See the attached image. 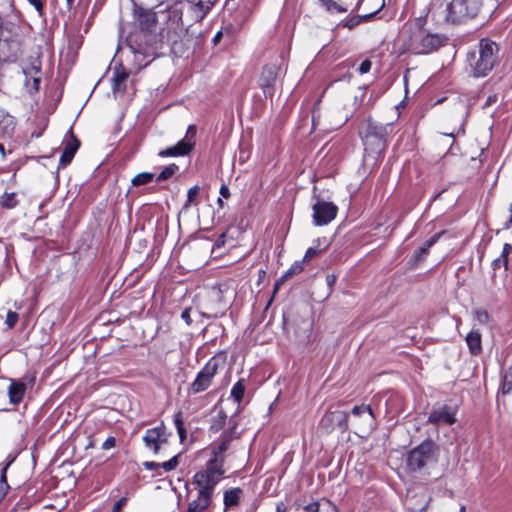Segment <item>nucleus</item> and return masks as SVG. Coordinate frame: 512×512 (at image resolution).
<instances>
[{"label": "nucleus", "mask_w": 512, "mask_h": 512, "mask_svg": "<svg viewBox=\"0 0 512 512\" xmlns=\"http://www.w3.org/2000/svg\"><path fill=\"white\" fill-rule=\"evenodd\" d=\"M179 457L180 454L173 456L169 461H165L163 463H157L153 461H146L143 463V466L146 470H158L162 468L165 472L173 471L179 465Z\"/></svg>", "instance_id": "23"}, {"label": "nucleus", "mask_w": 512, "mask_h": 512, "mask_svg": "<svg viewBox=\"0 0 512 512\" xmlns=\"http://www.w3.org/2000/svg\"><path fill=\"white\" fill-rule=\"evenodd\" d=\"M0 153L2 154L3 157L5 156V148H4V145L1 143H0Z\"/></svg>", "instance_id": "62"}, {"label": "nucleus", "mask_w": 512, "mask_h": 512, "mask_svg": "<svg viewBox=\"0 0 512 512\" xmlns=\"http://www.w3.org/2000/svg\"><path fill=\"white\" fill-rule=\"evenodd\" d=\"M15 118L5 109L0 108V127L5 133H10L15 128Z\"/></svg>", "instance_id": "29"}, {"label": "nucleus", "mask_w": 512, "mask_h": 512, "mask_svg": "<svg viewBox=\"0 0 512 512\" xmlns=\"http://www.w3.org/2000/svg\"><path fill=\"white\" fill-rule=\"evenodd\" d=\"M127 502V498L126 497H122L120 498L114 505L113 507V511L112 512H119L121 510V508L126 504Z\"/></svg>", "instance_id": "52"}, {"label": "nucleus", "mask_w": 512, "mask_h": 512, "mask_svg": "<svg viewBox=\"0 0 512 512\" xmlns=\"http://www.w3.org/2000/svg\"><path fill=\"white\" fill-rule=\"evenodd\" d=\"M276 512H286V507L283 503H279L276 506Z\"/></svg>", "instance_id": "59"}, {"label": "nucleus", "mask_w": 512, "mask_h": 512, "mask_svg": "<svg viewBox=\"0 0 512 512\" xmlns=\"http://www.w3.org/2000/svg\"><path fill=\"white\" fill-rule=\"evenodd\" d=\"M322 6L325 7V9L328 12L336 11L338 13H345L348 11L347 7H344L343 5L333 1V0H318Z\"/></svg>", "instance_id": "37"}, {"label": "nucleus", "mask_w": 512, "mask_h": 512, "mask_svg": "<svg viewBox=\"0 0 512 512\" xmlns=\"http://www.w3.org/2000/svg\"><path fill=\"white\" fill-rule=\"evenodd\" d=\"M162 14L166 20V26L163 30L166 31L168 40L176 43L181 39L182 35L188 32L183 22V4L177 1L168 10L163 11Z\"/></svg>", "instance_id": "8"}, {"label": "nucleus", "mask_w": 512, "mask_h": 512, "mask_svg": "<svg viewBox=\"0 0 512 512\" xmlns=\"http://www.w3.org/2000/svg\"><path fill=\"white\" fill-rule=\"evenodd\" d=\"M0 205L6 209H12V208L16 207L18 205V201L16 199V194L9 193V194L3 195V197L0 199Z\"/></svg>", "instance_id": "40"}, {"label": "nucleus", "mask_w": 512, "mask_h": 512, "mask_svg": "<svg viewBox=\"0 0 512 512\" xmlns=\"http://www.w3.org/2000/svg\"><path fill=\"white\" fill-rule=\"evenodd\" d=\"M388 129H392V124H379L368 120L365 124L363 142L365 151L374 159L383 153L387 147Z\"/></svg>", "instance_id": "2"}, {"label": "nucleus", "mask_w": 512, "mask_h": 512, "mask_svg": "<svg viewBox=\"0 0 512 512\" xmlns=\"http://www.w3.org/2000/svg\"><path fill=\"white\" fill-rule=\"evenodd\" d=\"M455 421L454 412L446 405L433 409L428 417V422L434 425H452Z\"/></svg>", "instance_id": "18"}, {"label": "nucleus", "mask_w": 512, "mask_h": 512, "mask_svg": "<svg viewBox=\"0 0 512 512\" xmlns=\"http://www.w3.org/2000/svg\"><path fill=\"white\" fill-rule=\"evenodd\" d=\"M497 101V96L496 95H490L485 104H484V107H488L490 105H492L493 103H495Z\"/></svg>", "instance_id": "58"}, {"label": "nucleus", "mask_w": 512, "mask_h": 512, "mask_svg": "<svg viewBox=\"0 0 512 512\" xmlns=\"http://www.w3.org/2000/svg\"><path fill=\"white\" fill-rule=\"evenodd\" d=\"M348 414L344 411H329L323 415L319 422V429L326 434L331 433L335 428L342 432L348 429Z\"/></svg>", "instance_id": "12"}, {"label": "nucleus", "mask_w": 512, "mask_h": 512, "mask_svg": "<svg viewBox=\"0 0 512 512\" xmlns=\"http://www.w3.org/2000/svg\"><path fill=\"white\" fill-rule=\"evenodd\" d=\"M465 510H466V509H465V506H462V507L460 508V512H465Z\"/></svg>", "instance_id": "64"}, {"label": "nucleus", "mask_w": 512, "mask_h": 512, "mask_svg": "<svg viewBox=\"0 0 512 512\" xmlns=\"http://www.w3.org/2000/svg\"><path fill=\"white\" fill-rule=\"evenodd\" d=\"M383 6H384V3H382V5L380 6V8L378 10H376L375 12L369 13V14L352 16L349 19L340 22L337 25V27L342 26V27H346V28L352 30L355 27H357L360 23L371 19L378 11H380V9Z\"/></svg>", "instance_id": "27"}, {"label": "nucleus", "mask_w": 512, "mask_h": 512, "mask_svg": "<svg viewBox=\"0 0 512 512\" xmlns=\"http://www.w3.org/2000/svg\"><path fill=\"white\" fill-rule=\"evenodd\" d=\"M25 77L29 75H41V60L39 57L33 58L29 65L22 68Z\"/></svg>", "instance_id": "32"}, {"label": "nucleus", "mask_w": 512, "mask_h": 512, "mask_svg": "<svg viewBox=\"0 0 512 512\" xmlns=\"http://www.w3.org/2000/svg\"><path fill=\"white\" fill-rule=\"evenodd\" d=\"M217 204H218V206H219L220 208H223V206H224V202H223L222 198H218V199H217Z\"/></svg>", "instance_id": "61"}, {"label": "nucleus", "mask_w": 512, "mask_h": 512, "mask_svg": "<svg viewBox=\"0 0 512 512\" xmlns=\"http://www.w3.org/2000/svg\"><path fill=\"white\" fill-rule=\"evenodd\" d=\"M197 497L188 503L186 512H205L213 502L214 492L197 487Z\"/></svg>", "instance_id": "16"}, {"label": "nucleus", "mask_w": 512, "mask_h": 512, "mask_svg": "<svg viewBox=\"0 0 512 512\" xmlns=\"http://www.w3.org/2000/svg\"><path fill=\"white\" fill-rule=\"evenodd\" d=\"M317 242L318 244L316 246L307 249L302 260L303 262L311 260L312 258H314L315 256H317L319 253L326 249L327 246H325L324 248H320V239H318Z\"/></svg>", "instance_id": "42"}, {"label": "nucleus", "mask_w": 512, "mask_h": 512, "mask_svg": "<svg viewBox=\"0 0 512 512\" xmlns=\"http://www.w3.org/2000/svg\"><path fill=\"white\" fill-rule=\"evenodd\" d=\"M225 457H214L207 461L204 470H201L193 476V484L197 487L215 491L216 485L220 482L222 476L225 473L223 468Z\"/></svg>", "instance_id": "3"}, {"label": "nucleus", "mask_w": 512, "mask_h": 512, "mask_svg": "<svg viewBox=\"0 0 512 512\" xmlns=\"http://www.w3.org/2000/svg\"><path fill=\"white\" fill-rule=\"evenodd\" d=\"M181 318L189 325L191 324L192 320H191V317H190V308H187L185 309L182 313H181Z\"/></svg>", "instance_id": "53"}, {"label": "nucleus", "mask_w": 512, "mask_h": 512, "mask_svg": "<svg viewBox=\"0 0 512 512\" xmlns=\"http://www.w3.org/2000/svg\"><path fill=\"white\" fill-rule=\"evenodd\" d=\"M220 195L223 197V198H229L230 197V191H229V188L227 185L223 184L221 187H220Z\"/></svg>", "instance_id": "54"}, {"label": "nucleus", "mask_w": 512, "mask_h": 512, "mask_svg": "<svg viewBox=\"0 0 512 512\" xmlns=\"http://www.w3.org/2000/svg\"><path fill=\"white\" fill-rule=\"evenodd\" d=\"M313 222L316 226H323L335 219L338 208L332 202L318 199L312 206Z\"/></svg>", "instance_id": "13"}, {"label": "nucleus", "mask_w": 512, "mask_h": 512, "mask_svg": "<svg viewBox=\"0 0 512 512\" xmlns=\"http://www.w3.org/2000/svg\"><path fill=\"white\" fill-rule=\"evenodd\" d=\"M437 455V445L432 440H426L408 453L407 465L412 471H418L435 464Z\"/></svg>", "instance_id": "7"}, {"label": "nucleus", "mask_w": 512, "mask_h": 512, "mask_svg": "<svg viewBox=\"0 0 512 512\" xmlns=\"http://www.w3.org/2000/svg\"><path fill=\"white\" fill-rule=\"evenodd\" d=\"M498 45L489 40L482 39L478 45V58L473 66L474 76H486L495 66L498 61Z\"/></svg>", "instance_id": "5"}, {"label": "nucleus", "mask_w": 512, "mask_h": 512, "mask_svg": "<svg viewBox=\"0 0 512 512\" xmlns=\"http://www.w3.org/2000/svg\"><path fill=\"white\" fill-rule=\"evenodd\" d=\"M152 39L153 35L145 31L136 30L128 35L126 39L127 46L134 54L139 65L146 66L151 61L150 59L145 61V59L151 58L153 55Z\"/></svg>", "instance_id": "6"}, {"label": "nucleus", "mask_w": 512, "mask_h": 512, "mask_svg": "<svg viewBox=\"0 0 512 512\" xmlns=\"http://www.w3.org/2000/svg\"><path fill=\"white\" fill-rule=\"evenodd\" d=\"M227 416L223 411H220L213 419L212 424L210 426V431L213 433H217L222 430L225 426Z\"/></svg>", "instance_id": "34"}, {"label": "nucleus", "mask_w": 512, "mask_h": 512, "mask_svg": "<svg viewBox=\"0 0 512 512\" xmlns=\"http://www.w3.org/2000/svg\"><path fill=\"white\" fill-rule=\"evenodd\" d=\"M320 512H338V511L334 505H332L330 502H326L321 506Z\"/></svg>", "instance_id": "51"}, {"label": "nucleus", "mask_w": 512, "mask_h": 512, "mask_svg": "<svg viewBox=\"0 0 512 512\" xmlns=\"http://www.w3.org/2000/svg\"><path fill=\"white\" fill-rule=\"evenodd\" d=\"M66 1H67V4H68V6H69V7H70V6L73 4V2H74V0H66Z\"/></svg>", "instance_id": "63"}, {"label": "nucleus", "mask_w": 512, "mask_h": 512, "mask_svg": "<svg viewBox=\"0 0 512 512\" xmlns=\"http://www.w3.org/2000/svg\"><path fill=\"white\" fill-rule=\"evenodd\" d=\"M196 132V126L190 125L183 139L171 147L160 150L158 156L164 158L188 155L195 146Z\"/></svg>", "instance_id": "10"}, {"label": "nucleus", "mask_w": 512, "mask_h": 512, "mask_svg": "<svg viewBox=\"0 0 512 512\" xmlns=\"http://www.w3.org/2000/svg\"><path fill=\"white\" fill-rule=\"evenodd\" d=\"M174 424L176 426V429H177L180 441L184 442V440L186 439V429L184 427V421H183V417H182V412L181 411H178L174 415Z\"/></svg>", "instance_id": "36"}, {"label": "nucleus", "mask_w": 512, "mask_h": 512, "mask_svg": "<svg viewBox=\"0 0 512 512\" xmlns=\"http://www.w3.org/2000/svg\"><path fill=\"white\" fill-rule=\"evenodd\" d=\"M371 66H372L371 61L369 59H366L361 62L360 66L358 68V71L360 74L368 73L371 69Z\"/></svg>", "instance_id": "47"}, {"label": "nucleus", "mask_w": 512, "mask_h": 512, "mask_svg": "<svg viewBox=\"0 0 512 512\" xmlns=\"http://www.w3.org/2000/svg\"><path fill=\"white\" fill-rule=\"evenodd\" d=\"M482 0H450L446 6L445 20L451 24H461L477 16Z\"/></svg>", "instance_id": "4"}, {"label": "nucleus", "mask_w": 512, "mask_h": 512, "mask_svg": "<svg viewBox=\"0 0 512 512\" xmlns=\"http://www.w3.org/2000/svg\"><path fill=\"white\" fill-rule=\"evenodd\" d=\"M353 425L360 433L369 434L376 427V416L369 405L354 406L351 410Z\"/></svg>", "instance_id": "11"}, {"label": "nucleus", "mask_w": 512, "mask_h": 512, "mask_svg": "<svg viewBox=\"0 0 512 512\" xmlns=\"http://www.w3.org/2000/svg\"><path fill=\"white\" fill-rule=\"evenodd\" d=\"M221 38H222V32L219 31V32L216 33V35L213 38L214 44H217L220 41Z\"/></svg>", "instance_id": "60"}, {"label": "nucleus", "mask_w": 512, "mask_h": 512, "mask_svg": "<svg viewBox=\"0 0 512 512\" xmlns=\"http://www.w3.org/2000/svg\"><path fill=\"white\" fill-rule=\"evenodd\" d=\"M18 318H19L18 313L11 311V310L8 311V313L6 315V321H5L8 328L12 329L16 325Z\"/></svg>", "instance_id": "46"}, {"label": "nucleus", "mask_w": 512, "mask_h": 512, "mask_svg": "<svg viewBox=\"0 0 512 512\" xmlns=\"http://www.w3.org/2000/svg\"><path fill=\"white\" fill-rule=\"evenodd\" d=\"M31 5H33L37 11H41L43 8V2L41 0H27Z\"/></svg>", "instance_id": "56"}, {"label": "nucleus", "mask_w": 512, "mask_h": 512, "mask_svg": "<svg viewBox=\"0 0 512 512\" xmlns=\"http://www.w3.org/2000/svg\"><path fill=\"white\" fill-rule=\"evenodd\" d=\"M278 70L279 68L275 64H268L263 67L259 82L265 93L267 89L273 87L278 75Z\"/></svg>", "instance_id": "19"}, {"label": "nucleus", "mask_w": 512, "mask_h": 512, "mask_svg": "<svg viewBox=\"0 0 512 512\" xmlns=\"http://www.w3.org/2000/svg\"><path fill=\"white\" fill-rule=\"evenodd\" d=\"M244 392H245V381H244V379H240L232 387L231 396L234 398V400L236 402L240 403L241 400L243 399Z\"/></svg>", "instance_id": "35"}, {"label": "nucleus", "mask_w": 512, "mask_h": 512, "mask_svg": "<svg viewBox=\"0 0 512 512\" xmlns=\"http://www.w3.org/2000/svg\"><path fill=\"white\" fill-rule=\"evenodd\" d=\"M512 252V246L508 243H505L501 252V255L496 258L492 265L494 269H498L500 267H504L505 270L508 269V256Z\"/></svg>", "instance_id": "30"}, {"label": "nucleus", "mask_w": 512, "mask_h": 512, "mask_svg": "<svg viewBox=\"0 0 512 512\" xmlns=\"http://www.w3.org/2000/svg\"><path fill=\"white\" fill-rule=\"evenodd\" d=\"M224 365L225 358L222 355L212 357L198 372L195 380L191 383V391L193 393H200L208 389L219 368Z\"/></svg>", "instance_id": "9"}, {"label": "nucleus", "mask_w": 512, "mask_h": 512, "mask_svg": "<svg viewBox=\"0 0 512 512\" xmlns=\"http://www.w3.org/2000/svg\"><path fill=\"white\" fill-rule=\"evenodd\" d=\"M145 446L152 450L155 454H158L163 444L167 443V437L165 435V426L162 423L158 427H154L146 430L143 436Z\"/></svg>", "instance_id": "14"}, {"label": "nucleus", "mask_w": 512, "mask_h": 512, "mask_svg": "<svg viewBox=\"0 0 512 512\" xmlns=\"http://www.w3.org/2000/svg\"><path fill=\"white\" fill-rule=\"evenodd\" d=\"M178 169L179 167L174 163L166 166L156 177V181L161 182L171 178L178 171Z\"/></svg>", "instance_id": "39"}, {"label": "nucleus", "mask_w": 512, "mask_h": 512, "mask_svg": "<svg viewBox=\"0 0 512 512\" xmlns=\"http://www.w3.org/2000/svg\"><path fill=\"white\" fill-rule=\"evenodd\" d=\"M444 234V232H439L433 235L431 238L426 240L423 245L417 249L414 253V260L415 262L423 261L427 254L429 249L438 241V239Z\"/></svg>", "instance_id": "26"}, {"label": "nucleus", "mask_w": 512, "mask_h": 512, "mask_svg": "<svg viewBox=\"0 0 512 512\" xmlns=\"http://www.w3.org/2000/svg\"><path fill=\"white\" fill-rule=\"evenodd\" d=\"M225 238H226V235L223 233L221 234L217 240L215 241V244H214V247L216 248H220L222 247L224 244H225Z\"/></svg>", "instance_id": "55"}, {"label": "nucleus", "mask_w": 512, "mask_h": 512, "mask_svg": "<svg viewBox=\"0 0 512 512\" xmlns=\"http://www.w3.org/2000/svg\"><path fill=\"white\" fill-rule=\"evenodd\" d=\"M199 191H200V188L197 185L191 187L188 190L187 201L183 207L184 209H188L192 204H195L197 202Z\"/></svg>", "instance_id": "41"}, {"label": "nucleus", "mask_w": 512, "mask_h": 512, "mask_svg": "<svg viewBox=\"0 0 512 512\" xmlns=\"http://www.w3.org/2000/svg\"><path fill=\"white\" fill-rule=\"evenodd\" d=\"M134 11L137 22L140 26L139 31L150 33L156 27L157 13L152 9H145L141 6H138L136 3Z\"/></svg>", "instance_id": "17"}, {"label": "nucleus", "mask_w": 512, "mask_h": 512, "mask_svg": "<svg viewBox=\"0 0 512 512\" xmlns=\"http://www.w3.org/2000/svg\"><path fill=\"white\" fill-rule=\"evenodd\" d=\"M132 2L135 3L136 0H131ZM166 0H142L141 2L142 3H145V4H156V5H161L165 2Z\"/></svg>", "instance_id": "57"}, {"label": "nucleus", "mask_w": 512, "mask_h": 512, "mask_svg": "<svg viewBox=\"0 0 512 512\" xmlns=\"http://www.w3.org/2000/svg\"><path fill=\"white\" fill-rule=\"evenodd\" d=\"M129 77V73L122 66L114 67L112 77V89L116 93H124L126 90V81Z\"/></svg>", "instance_id": "21"}, {"label": "nucleus", "mask_w": 512, "mask_h": 512, "mask_svg": "<svg viewBox=\"0 0 512 512\" xmlns=\"http://www.w3.org/2000/svg\"><path fill=\"white\" fill-rule=\"evenodd\" d=\"M64 150L59 160V168H65L71 163L75 153L80 147V141L73 134L72 130H69L64 138Z\"/></svg>", "instance_id": "15"}, {"label": "nucleus", "mask_w": 512, "mask_h": 512, "mask_svg": "<svg viewBox=\"0 0 512 512\" xmlns=\"http://www.w3.org/2000/svg\"><path fill=\"white\" fill-rule=\"evenodd\" d=\"M466 343L473 355H477L481 352V334L478 331H471L468 333L466 336Z\"/></svg>", "instance_id": "28"}, {"label": "nucleus", "mask_w": 512, "mask_h": 512, "mask_svg": "<svg viewBox=\"0 0 512 512\" xmlns=\"http://www.w3.org/2000/svg\"><path fill=\"white\" fill-rule=\"evenodd\" d=\"M242 494V489L238 487L226 490L223 495L224 511L239 505Z\"/></svg>", "instance_id": "24"}, {"label": "nucleus", "mask_w": 512, "mask_h": 512, "mask_svg": "<svg viewBox=\"0 0 512 512\" xmlns=\"http://www.w3.org/2000/svg\"><path fill=\"white\" fill-rule=\"evenodd\" d=\"M512 391V368H510L503 379L502 392L503 394L510 393Z\"/></svg>", "instance_id": "43"}, {"label": "nucleus", "mask_w": 512, "mask_h": 512, "mask_svg": "<svg viewBox=\"0 0 512 512\" xmlns=\"http://www.w3.org/2000/svg\"><path fill=\"white\" fill-rule=\"evenodd\" d=\"M154 177L155 175L150 172L139 173L132 179V184L134 186L146 185L150 183L154 179Z\"/></svg>", "instance_id": "38"}, {"label": "nucleus", "mask_w": 512, "mask_h": 512, "mask_svg": "<svg viewBox=\"0 0 512 512\" xmlns=\"http://www.w3.org/2000/svg\"><path fill=\"white\" fill-rule=\"evenodd\" d=\"M26 390V384L23 382L18 381H12L9 389H8V396L10 399V402L13 404H18L22 401L24 393Z\"/></svg>", "instance_id": "25"}, {"label": "nucleus", "mask_w": 512, "mask_h": 512, "mask_svg": "<svg viewBox=\"0 0 512 512\" xmlns=\"http://www.w3.org/2000/svg\"><path fill=\"white\" fill-rule=\"evenodd\" d=\"M474 316L475 319L481 324H486L489 321V314L484 309L475 310Z\"/></svg>", "instance_id": "45"}, {"label": "nucleus", "mask_w": 512, "mask_h": 512, "mask_svg": "<svg viewBox=\"0 0 512 512\" xmlns=\"http://www.w3.org/2000/svg\"><path fill=\"white\" fill-rule=\"evenodd\" d=\"M41 75H29L25 77L24 86L28 93L32 94L39 90Z\"/></svg>", "instance_id": "33"}, {"label": "nucleus", "mask_w": 512, "mask_h": 512, "mask_svg": "<svg viewBox=\"0 0 512 512\" xmlns=\"http://www.w3.org/2000/svg\"><path fill=\"white\" fill-rule=\"evenodd\" d=\"M239 8L243 9L247 12H252V10L257 6L260 0H236Z\"/></svg>", "instance_id": "44"}, {"label": "nucleus", "mask_w": 512, "mask_h": 512, "mask_svg": "<svg viewBox=\"0 0 512 512\" xmlns=\"http://www.w3.org/2000/svg\"><path fill=\"white\" fill-rule=\"evenodd\" d=\"M115 443H116V440L114 437H108L104 443L102 444V448L104 450H108V449H111L115 446Z\"/></svg>", "instance_id": "49"}, {"label": "nucleus", "mask_w": 512, "mask_h": 512, "mask_svg": "<svg viewBox=\"0 0 512 512\" xmlns=\"http://www.w3.org/2000/svg\"><path fill=\"white\" fill-rule=\"evenodd\" d=\"M320 504L310 503L304 507L305 512H320Z\"/></svg>", "instance_id": "50"}, {"label": "nucleus", "mask_w": 512, "mask_h": 512, "mask_svg": "<svg viewBox=\"0 0 512 512\" xmlns=\"http://www.w3.org/2000/svg\"><path fill=\"white\" fill-rule=\"evenodd\" d=\"M235 427L225 430L219 440V443L212 448L211 455L214 457H225L224 453L228 450L235 434Z\"/></svg>", "instance_id": "20"}, {"label": "nucleus", "mask_w": 512, "mask_h": 512, "mask_svg": "<svg viewBox=\"0 0 512 512\" xmlns=\"http://www.w3.org/2000/svg\"><path fill=\"white\" fill-rule=\"evenodd\" d=\"M26 35L17 23L3 22L0 16V62L14 63L24 52Z\"/></svg>", "instance_id": "1"}, {"label": "nucleus", "mask_w": 512, "mask_h": 512, "mask_svg": "<svg viewBox=\"0 0 512 512\" xmlns=\"http://www.w3.org/2000/svg\"><path fill=\"white\" fill-rule=\"evenodd\" d=\"M443 37L438 34H427L422 37L420 41V49L419 53H429L438 47H440L443 43Z\"/></svg>", "instance_id": "22"}, {"label": "nucleus", "mask_w": 512, "mask_h": 512, "mask_svg": "<svg viewBox=\"0 0 512 512\" xmlns=\"http://www.w3.org/2000/svg\"><path fill=\"white\" fill-rule=\"evenodd\" d=\"M336 279H337V277L334 274H328L326 276V284H327V286L329 288V292L330 293H331V291H332V289H333V287H334V285L336 283Z\"/></svg>", "instance_id": "48"}, {"label": "nucleus", "mask_w": 512, "mask_h": 512, "mask_svg": "<svg viewBox=\"0 0 512 512\" xmlns=\"http://www.w3.org/2000/svg\"><path fill=\"white\" fill-rule=\"evenodd\" d=\"M303 261H296L275 283V290L288 278L303 271Z\"/></svg>", "instance_id": "31"}]
</instances>
